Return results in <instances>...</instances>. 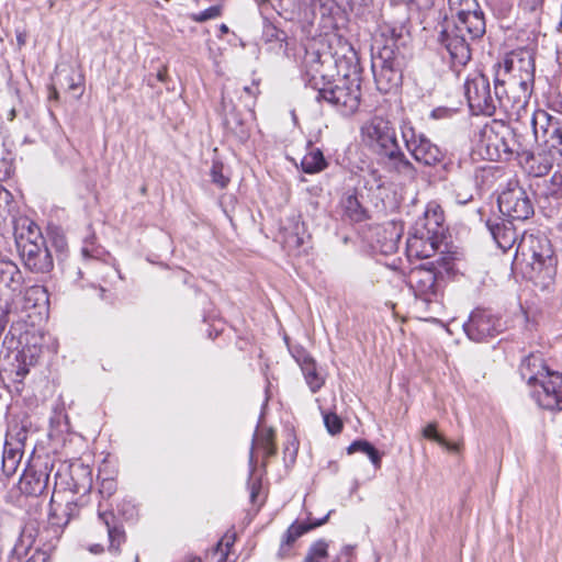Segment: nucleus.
Here are the masks:
<instances>
[{
    "label": "nucleus",
    "instance_id": "59",
    "mask_svg": "<svg viewBox=\"0 0 562 562\" xmlns=\"http://www.w3.org/2000/svg\"><path fill=\"white\" fill-rule=\"evenodd\" d=\"M113 485H114L113 481H106L102 484V490L100 492L103 493L104 488L109 490V492H110L111 488L113 487Z\"/></svg>",
    "mask_w": 562,
    "mask_h": 562
},
{
    "label": "nucleus",
    "instance_id": "62",
    "mask_svg": "<svg viewBox=\"0 0 562 562\" xmlns=\"http://www.w3.org/2000/svg\"><path fill=\"white\" fill-rule=\"evenodd\" d=\"M50 519L54 520L57 517L56 509L53 506V503L50 504V513H49Z\"/></svg>",
    "mask_w": 562,
    "mask_h": 562
},
{
    "label": "nucleus",
    "instance_id": "63",
    "mask_svg": "<svg viewBox=\"0 0 562 562\" xmlns=\"http://www.w3.org/2000/svg\"><path fill=\"white\" fill-rule=\"evenodd\" d=\"M228 31H229V30H228V26H227L226 24H221V25H220V32H221L222 34H227V33H228Z\"/></svg>",
    "mask_w": 562,
    "mask_h": 562
},
{
    "label": "nucleus",
    "instance_id": "22",
    "mask_svg": "<svg viewBox=\"0 0 562 562\" xmlns=\"http://www.w3.org/2000/svg\"><path fill=\"white\" fill-rule=\"evenodd\" d=\"M25 438V431H20L16 435L15 442H13L11 435L7 436L2 454V471L7 476L13 475L21 462L23 440Z\"/></svg>",
    "mask_w": 562,
    "mask_h": 562
},
{
    "label": "nucleus",
    "instance_id": "40",
    "mask_svg": "<svg viewBox=\"0 0 562 562\" xmlns=\"http://www.w3.org/2000/svg\"><path fill=\"white\" fill-rule=\"evenodd\" d=\"M64 71L58 72V80L65 81L67 85V89L70 91H76L80 88L82 83L81 75L75 74V71H68L67 74H63ZM63 85V82H60Z\"/></svg>",
    "mask_w": 562,
    "mask_h": 562
},
{
    "label": "nucleus",
    "instance_id": "36",
    "mask_svg": "<svg viewBox=\"0 0 562 562\" xmlns=\"http://www.w3.org/2000/svg\"><path fill=\"white\" fill-rule=\"evenodd\" d=\"M328 544L324 540H319L311 546L303 562H324L328 555Z\"/></svg>",
    "mask_w": 562,
    "mask_h": 562
},
{
    "label": "nucleus",
    "instance_id": "11",
    "mask_svg": "<svg viewBox=\"0 0 562 562\" xmlns=\"http://www.w3.org/2000/svg\"><path fill=\"white\" fill-rule=\"evenodd\" d=\"M499 212L512 220L525 221L533 215V204L518 183H509L498 195Z\"/></svg>",
    "mask_w": 562,
    "mask_h": 562
},
{
    "label": "nucleus",
    "instance_id": "44",
    "mask_svg": "<svg viewBox=\"0 0 562 562\" xmlns=\"http://www.w3.org/2000/svg\"><path fill=\"white\" fill-rule=\"evenodd\" d=\"M423 435L425 438L427 439H431V440H435L437 441L439 445H446V439L443 437H441L438 432H437V427H436V424H428L424 430H423Z\"/></svg>",
    "mask_w": 562,
    "mask_h": 562
},
{
    "label": "nucleus",
    "instance_id": "28",
    "mask_svg": "<svg viewBox=\"0 0 562 562\" xmlns=\"http://www.w3.org/2000/svg\"><path fill=\"white\" fill-rule=\"evenodd\" d=\"M23 281L22 273L12 261H0V286L16 291Z\"/></svg>",
    "mask_w": 562,
    "mask_h": 562
},
{
    "label": "nucleus",
    "instance_id": "35",
    "mask_svg": "<svg viewBox=\"0 0 562 562\" xmlns=\"http://www.w3.org/2000/svg\"><path fill=\"white\" fill-rule=\"evenodd\" d=\"M541 194L555 200L562 199V173L554 172L549 181H546Z\"/></svg>",
    "mask_w": 562,
    "mask_h": 562
},
{
    "label": "nucleus",
    "instance_id": "47",
    "mask_svg": "<svg viewBox=\"0 0 562 562\" xmlns=\"http://www.w3.org/2000/svg\"><path fill=\"white\" fill-rule=\"evenodd\" d=\"M22 338L23 337H21L20 340L15 341L13 335H11V331H9L4 336V339L2 341V346L7 347L9 350L10 349H16L22 344Z\"/></svg>",
    "mask_w": 562,
    "mask_h": 562
},
{
    "label": "nucleus",
    "instance_id": "60",
    "mask_svg": "<svg viewBox=\"0 0 562 562\" xmlns=\"http://www.w3.org/2000/svg\"><path fill=\"white\" fill-rule=\"evenodd\" d=\"M446 448H448L449 450H452V451H458L459 450V446L457 443H449L447 440H446V445H443Z\"/></svg>",
    "mask_w": 562,
    "mask_h": 562
},
{
    "label": "nucleus",
    "instance_id": "58",
    "mask_svg": "<svg viewBox=\"0 0 562 562\" xmlns=\"http://www.w3.org/2000/svg\"><path fill=\"white\" fill-rule=\"evenodd\" d=\"M181 562H203L199 557L195 555H186Z\"/></svg>",
    "mask_w": 562,
    "mask_h": 562
},
{
    "label": "nucleus",
    "instance_id": "26",
    "mask_svg": "<svg viewBox=\"0 0 562 562\" xmlns=\"http://www.w3.org/2000/svg\"><path fill=\"white\" fill-rule=\"evenodd\" d=\"M442 239L435 238V236L418 234L414 231L413 235L407 240V250L411 256L416 258L426 259L432 257L438 250Z\"/></svg>",
    "mask_w": 562,
    "mask_h": 562
},
{
    "label": "nucleus",
    "instance_id": "7",
    "mask_svg": "<svg viewBox=\"0 0 562 562\" xmlns=\"http://www.w3.org/2000/svg\"><path fill=\"white\" fill-rule=\"evenodd\" d=\"M481 142L490 160H510L514 156L518 157L522 147L513 130L498 123L485 126Z\"/></svg>",
    "mask_w": 562,
    "mask_h": 562
},
{
    "label": "nucleus",
    "instance_id": "30",
    "mask_svg": "<svg viewBox=\"0 0 562 562\" xmlns=\"http://www.w3.org/2000/svg\"><path fill=\"white\" fill-rule=\"evenodd\" d=\"M344 215L351 222H361L366 218V210L360 204L355 193H347L341 199Z\"/></svg>",
    "mask_w": 562,
    "mask_h": 562
},
{
    "label": "nucleus",
    "instance_id": "32",
    "mask_svg": "<svg viewBox=\"0 0 562 562\" xmlns=\"http://www.w3.org/2000/svg\"><path fill=\"white\" fill-rule=\"evenodd\" d=\"M356 452H361L368 456L371 463L374 465L375 469H380L382 464V453H380L373 445H371L369 441L359 439L355 440L348 448L347 453L352 454Z\"/></svg>",
    "mask_w": 562,
    "mask_h": 562
},
{
    "label": "nucleus",
    "instance_id": "55",
    "mask_svg": "<svg viewBox=\"0 0 562 562\" xmlns=\"http://www.w3.org/2000/svg\"><path fill=\"white\" fill-rule=\"evenodd\" d=\"M89 551L93 554H100L104 551V548L102 544H92L90 548H89Z\"/></svg>",
    "mask_w": 562,
    "mask_h": 562
},
{
    "label": "nucleus",
    "instance_id": "57",
    "mask_svg": "<svg viewBox=\"0 0 562 562\" xmlns=\"http://www.w3.org/2000/svg\"><path fill=\"white\" fill-rule=\"evenodd\" d=\"M472 199V194L470 195H461V194H457V201L461 204H465L467 202H469L470 200Z\"/></svg>",
    "mask_w": 562,
    "mask_h": 562
},
{
    "label": "nucleus",
    "instance_id": "20",
    "mask_svg": "<svg viewBox=\"0 0 562 562\" xmlns=\"http://www.w3.org/2000/svg\"><path fill=\"white\" fill-rule=\"evenodd\" d=\"M486 227L497 247L504 252L515 246L518 235L510 221L499 217L490 218L486 221Z\"/></svg>",
    "mask_w": 562,
    "mask_h": 562
},
{
    "label": "nucleus",
    "instance_id": "18",
    "mask_svg": "<svg viewBox=\"0 0 562 562\" xmlns=\"http://www.w3.org/2000/svg\"><path fill=\"white\" fill-rule=\"evenodd\" d=\"M443 222L445 215L441 206L431 201L426 205L423 216L416 221L414 231L418 234L431 235L435 238L442 239L445 235Z\"/></svg>",
    "mask_w": 562,
    "mask_h": 562
},
{
    "label": "nucleus",
    "instance_id": "5",
    "mask_svg": "<svg viewBox=\"0 0 562 562\" xmlns=\"http://www.w3.org/2000/svg\"><path fill=\"white\" fill-rule=\"evenodd\" d=\"M371 68L379 91L389 93L401 86V64L393 42L372 47Z\"/></svg>",
    "mask_w": 562,
    "mask_h": 562
},
{
    "label": "nucleus",
    "instance_id": "42",
    "mask_svg": "<svg viewBox=\"0 0 562 562\" xmlns=\"http://www.w3.org/2000/svg\"><path fill=\"white\" fill-rule=\"evenodd\" d=\"M211 177L213 183H215L221 189L225 188L229 181V179L223 175V165L217 161L214 162L211 168Z\"/></svg>",
    "mask_w": 562,
    "mask_h": 562
},
{
    "label": "nucleus",
    "instance_id": "54",
    "mask_svg": "<svg viewBox=\"0 0 562 562\" xmlns=\"http://www.w3.org/2000/svg\"><path fill=\"white\" fill-rule=\"evenodd\" d=\"M283 1L284 0H261L262 3H269L273 9H283Z\"/></svg>",
    "mask_w": 562,
    "mask_h": 562
},
{
    "label": "nucleus",
    "instance_id": "15",
    "mask_svg": "<svg viewBox=\"0 0 562 562\" xmlns=\"http://www.w3.org/2000/svg\"><path fill=\"white\" fill-rule=\"evenodd\" d=\"M463 329L471 340L479 342L499 334L503 330V324L491 312L476 308L463 324Z\"/></svg>",
    "mask_w": 562,
    "mask_h": 562
},
{
    "label": "nucleus",
    "instance_id": "33",
    "mask_svg": "<svg viewBox=\"0 0 562 562\" xmlns=\"http://www.w3.org/2000/svg\"><path fill=\"white\" fill-rule=\"evenodd\" d=\"M347 4L350 11L363 21H373L378 16L373 0H347Z\"/></svg>",
    "mask_w": 562,
    "mask_h": 562
},
{
    "label": "nucleus",
    "instance_id": "31",
    "mask_svg": "<svg viewBox=\"0 0 562 562\" xmlns=\"http://www.w3.org/2000/svg\"><path fill=\"white\" fill-rule=\"evenodd\" d=\"M301 167L305 173H316L324 170L327 162L321 149L311 148L302 158Z\"/></svg>",
    "mask_w": 562,
    "mask_h": 562
},
{
    "label": "nucleus",
    "instance_id": "50",
    "mask_svg": "<svg viewBox=\"0 0 562 562\" xmlns=\"http://www.w3.org/2000/svg\"><path fill=\"white\" fill-rule=\"evenodd\" d=\"M76 512H77V504L74 502H67L65 509H64V514L66 516V520L64 522L65 525L68 524L70 517L72 515H75Z\"/></svg>",
    "mask_w": 562,
    "mask_h": 562
},
{
    "label": "nucleus",
    "instance_id": "13",
    "mask_svg": "<svg viewBox=\"0 0 562 562\" xmlns=\"http://www.w3.org/2000/svg\"><path fill=\"white\" fill-rule=\"evenodd\" d=\"M531 396L543 409L562 411V374L552 371L531 387Z\"/></svg>",
    "mask_w": 562,
    "mask_h": 562
},
{
    "label": "nucleus",
    "instance_id": "23",
    "mask_svg": "<svg viewBox=\"0 0 562 562\" xmlns=\"http://www.w3.org/2000/svg\"><path fill=\"white\" fill-rule=\"evenodd\" d=\"M292 355L300 366L310 390L316 393L324 385L325 380L317 371L315 360L303 348H295Z\"/></svg>",
    "mask_w": 562,
    "mask_h": 562
},
{
    "label": "nucleus",
    "instance_id": "37",
    "mask_svg": "<svg viewBox=\"0 0 562 562\" xmlns=\"http://www.w3.org/2000/svg\"><path fill=\"white\" fill-rule=\"evenodd\" d=\"M222 14V5L215 4L200 12L189 14V19L193 22L203 23L209 20L216 19Z\"/></svg>",
    "mask_w": 562,
    "mask_h": 562
},
{
    "label": "nucleus",
    "instance_id": "6",
    "mask_svg": "<svg viewBox=\"0 0 562 562\" xmlns=\"http://www.w3.org/2000/svg\"><path fill=\"white\" fill-rule=\"evenodd\" d=\"M16 245L24 265L33 272L45 273L52 270L53 257L47 248L44 237L32 223L29 225L27 235L21 233L16 237Z\"/></svg>",
    "mask_w": 562,
    "mask_h": 562
},
{
    "label": "nucleus",
    "instance_id": "19",
    "mask_svg": "<svg viewBox=\"0 0 562 562\" xmlns=\"http://www.w3.org/2000/svg\"><path fill=\"white\" fill-rule=\"evenodd\" d=\"M518 158L524 169L533 177L546 176L554 164L553 154L549 150L535 154L521 147Z\"/></svg>",
    "mask_w": 562,
    "mask_h": 562
},
{
    "label": "nucleus",
    "instance_id": "12",
    "mask_svg": "<svg viewBox=\"0 0 562 562\" xmlns=\"http://www.w3.org/2000/svg\"><path fill=\"white\" fill-rule=\"evenodd\" d=\"M53 464L47 458L33 457L25 468L20 482V491L29 496H41L48 488Z\"/></svg>",
    "mask_w": 562,
    "mask_h": 562
},
{
    "label": "nucleus",
    "instance_id": "27",
    "mask_svg": "<svg viewBox=\"0 0 562 562\" xmlns=\"http://www.w3.org/2000/svg\"><path fill=\"white\" fill-rule=\"evenodd\" d=\"M71 490L76 494H86L92 487L91 469L82 463L70 467Z\"/></svg>",
    "mask_w": 562,
    "mask_h": 562
},
{
    "label": "nucleus",
    "instance_id": "24",
    "mask_svg": "<svg viewBox=\"0 0 562 562\" xmlns=\"http://www.w3.org/2000/svg\"><path fill=\"white\" fill-rule=\"evenodd\" d=\"M283 247L289 251L297 250L304 243L305 227L300 216L293 215L281 226Z\"/></svg>",
    "mask_w": 562,
    "mask_h": 562
},
{
    "label": "nucleus",
    "instance_id": "49",
    "mask_svg": "<svg viewBox=\"0 0 562 562\" xmlns=\"http://www.w3.org/2000/svg\"><path fill=\"white\" fill-rule=\"evenodd\" d=\"M261 484L259 481H251L249 482V490H250V502L252 504L256 503L257 496L260 492Z\"/></svg>",
    "mask_w": 562,
    "mask_h": 562
},
{
    "label": "nucleus",
    "instance_id": "64",
    "mask_svg": "<svg viewBox=\"0 0 562 562\" xmlns=\"http://www.w3.org/2000/svg\"><path fill=\"white\" fill-rule=\"evenodd\" d=\"M50 98H54V99H57L58 98V92L57 90L54 88L52 93H50Z\"/></svg>",
    "mask_w": 562,
    "mask_h": 562
},
{
    "label": "nucleus",
    "instance_id": "4",
    "mask_svg": "<svg viewBox=\"0 0 562 562\" xmlns=\"http://www.w3.org/2000/svg\"><path fill=\"white\" fill-rule=\"evenodd\" d=\"M321 66L318 61H314L305 71V86L316 92L317 101H326L342 115L353 114L360 105L361 81H348V79L331 81L321 71Z\"/></svg>",
    "mask_w": 562,
    "mask_h": 562
},
{
    "label": "nucleus",
    "instance_id": "3",
    "mask_svg": "<svg viewBox=\"0 0 562 562\" xmlns=\"http://www.w3.org/2000/svg\"><path fill=\"white\" fill-rule=\"evenodd\" d=\"M517 252L525 260V277L541 291H551L555 283L558 259L550 239L543 234H524Z\"/></svg>",
    "mask_w": 562,
    "mask_h": 562
},
{
    "label": "nucleus",
    "instance_id": "8",
    "mask_svg": "<svg viewBox=\"0 0 562 562\" xmlns=\"http://www.w3.org/2000/svg\"><path fill=\"white\" fill-rule=\"evenodd\" d=\"M465 97L470 109L476 114L494 115L498 110L496 90L491 91L490 79L482 72H474L468 77L465 83Z\"/></svg>",
    "mask_w": 562,
    "mask_h": 562
},
{
    "label": "nucleus",
    "instance_id": "14",
    "mask_svg": "<svg viewBox=\"0 0 562 562\" xmlns=\"http://www.w3.org/2000/svg\"><path fill=\"white\" fill-rule=\"evenodd\" d=\"M336 42L337 48L331 52V58L337 69L336 79H348V81H361L360 64L355 48L341 37L335 36L330 42Z\"/></svg>",
    "mask_w": 562,
    "mask_h": 562
},
{
    "label": "nucleus",
    "instance_id": "9",
    "mask_svg": "<svg viewBox=\"0 0 562 562\" xmlns=\"http://www.w3.org/2000/svg\"><path fill=\"white\" fill-rule=\"evenodd\" d=\"M401 131L407 150L417 162L435 166L442 160L443 154L440 148L425 135L417 134L411 124L404 123Z\"/></svg>",
    "mask_w": 562,
    "mask_h": 562
},
{
    "label": "nucleus",
    "instance_id": "10",
    "mask_svg": "<svg viewBox=\"0 0 562 562\" xmlns=\"http://www.w3.org/2000/svg\"><path fill=\"white\" fill-rule=\"evenodd\" d=\"M363 140L378 155L385 154L397 145L394 127L382 116H373L361 128Z\"/></svg>",
    "mask_w": 562,
    "mask_h": 562
},
{
    "label": "nucleus",
    "instance_id": "41",
    "mask_svg": "<svg viewBox=\"0 0 562 562\" xmlns=\"http://www.w3.org/2000/svg\"><path fill=\"white\" fill-rule=\"evenodd\" d=\"M324 424L329 434H339L342 429V422L338 415L334 413L324 414Z\"/></svg>",
    "mask_w": 562,
    "mask_h": 562
},
{
    "label": "nucleus",
    "instance_id": "25",
    "mask_svg": "<svg viewBox=\"0 0 562 562\" xmlns=\"http://www.w3.org/2000/svg\"><path fill=\"white\" fill-rule=\"evenodd\" d=\"M329 514L330 512L325 516L323 517L322 519H317V520H314V521H302V522H299V521H295L293 522L289 528L288 530L285 531L284 536H283V539H282V542H281V546H280V549H279V552H278V555L280 558H285L289 555L290 553V548L291 546L295 542V540L297 538H300L301 536H303L305 532L316 528V527H319L322 525H324L328 517H329Z\"/></svg>",
    "mask_w": 562,
    "mask_h": 562
},
{
    "label": "nucleus",
    "instance_id": "43",
    "mask_svg": "<svg viewBox=\"0 0 562 562\" xmlns=\"http://www.w3.org/2000/svg\"><path fill=\"white\" fill-rule=\"evenodd\" d=\"M258 443L265 450L266 457H271L276 453L272 430H269L267 434L261 435V437L258 440Z\"/></svg>",
    "mask_w": 562,
    "mask_h": 562
},
{
    "label": "nucleus",
    "instance_id": "45",
    "mask_svg": "<svg viewBox=\"0 0 562 562\" xmlns=\"http://www.w3.org/2000/svg\"><path fill=\"white\" fill-rule=\"evenodd\" d=\"M99 519L102 521V524L105 526L106 531H109L111 528L116 527L115 524V516L111 512H99L98 514Z\"/></svg>",
    "mask_w": 562,
    "mask_h": 562
},
{
    "label": "nucleus",
    "instance_id": "53",
    "mask_svg": "<svg viewBox=\"0 0 562 562\" xmlns=\"http://www.w3.org/2000/svg\"><path fill=\"white\" fill-rule=\"evenodd\" d=\"M400 238L398 234H395V238H392L390 243L385 245V252L394 251L396 249V240Z\"/></svg>",
    "mask_w": 562,
    "mask_h": 562
},
{
    "label": "nucleus",
    "instance_id": "48",
    "mask_svg": "<svg viewBox=\"0 0 562 562\" xmlns=\"http://www.w3.org/2000/svg\"><path fill=\"white\" fill-rule=\"evenodd\" d=\"M334 562H352L351 548H344L341 552L337 555V558L334 560Z\"/></svg>",
    "mask_w": 562,
    "mask_h": 562
},
{
    "label": "nucleus",
    "instance_id": "16",
    "mask_svg": "<svg viewBox=\"0 0 562 562\" xmlns=\"http://www.w3.org/2000/svg\"><path fill=\"white\" fill-rule=\"evenodd\" d=\"M408 283L414 294L427 306L438 303L440 296V288L437 282L436 272L426 267H418L411 271Z\"/></svg>",
    "mask_w": 562,
    "mask_h": 562
},
{
    "label": "nucleus",
    "instance_id": "56",
    "mask_svg": "<svg viewBox=\"0 0 562 562\" xmlns=\"http://www.w3.org/2000/svg\"><path fill=\"white\" fill-rule=\"evenodd\" d=\"M157 79L159 81H161V82L166 81V79H167V69L165 67L158 71Z\"/></svg>",
    "mask_w": 562,
    "mask_h": 562
},
{
    "label": "nucleus",
    "instance_id": "61",
    "mask_svg": "<svg viewBox=\"0 0 562 562\" xmlns=\"http://www.w3.org/2000/svg\"><path fill=\"white\" fill-rule=\"evenodd\" d=\"M234 539H235V536H232V537H229V538H228V537H225V540H226L225 546H226V547H229V546L233 543ZM223 542H224V539L218 543V546H222V544H223Z\"/></svg>",
    "mask_w": 562,
    "mask_h": 562
},
{
    "label": "nucleus",
    "instance_id": "17",
    "mask_svg": "<svg viewBox=\"0 0 562 562\" xmlns=\"http://www.w3.org/2000/svg\"><path fill=\"white\" fill-rule=\"evenodd\" d=\"M379 158L387 172L396 175L406 181H414L416 179L417 170L401 150L398 144L379 156Z\"/></svg>",
    "mask_w": 562,
    "mask_h": 562
},
{
    "label": "nucleus",
    "instance_id": "52",
    "mask_svg": "<svg viewBox=\"0 0 562 562\" xmlns=\"http://www.w3.org/2000/svg\"><path fill=\"white\" fill-rule=\"evenodd\" d=\"M243 91H244V93H245L247 97H249V98H251V99H254V100L256 99L257 94L259 93V89H258V87H257V86H255V85H252V86H245V87L243 88Z\"/></svg>",
    "mask_w": 562,
    "mask_h": 562
},
{
    "label": "nucleus",
    "instance_id": "39",
    "mask_svg": "<svg viewBox=\"0 0 562 562\" xmlns=\"http://www.w3.org/2000/svg\"><path fill=\"white\" fill-rule=\"evenodd\" d=\"M108 536L110 541L109 550L117 552L120 550V546L125 541L124 530L116 526L108 531Z\"/></svg>",
    "mask_w": 562,
    "mask_h": 562
},
{
    "label": "nucleus",
    "instance_id": "34",
    "mask_svg": "<svg viewBox=\"0 0 562 562\" xmlns=\"http://www.w3.org/2000/svg\"><path fill=\"white\" fill-rule=\"evenodd\" d=\"M558 119L551 116L543 110L536 111L531 117V125L536 139H544V135L549 132V126L555 124Z\"/></svg>",
    "mask_w": 562,
    "mask_h": 562
},
{
    "label": "nucleus",
    "instance_id": "1",
    "mask_svg": "<svg viewBox=\"0 0 562 562\" xmlns=\"http://www.w3.org/2000/svg\"><path fill=\"white\" fill-rule=\"evenodd\" d=\"M451 16L438 24V43L447 50L453 67L471 59L470 42L485 33L484 13L476 0H448Z\"/></svg>",
    "mask_w": 562,
    "mask_h": 562
},
{
    "label": "nucleus",
    "instance_id": "38",
    "mask_svg": "<svg viewBox=\"0 0 562 562\" xmlns=\"http://www.w3.org/2000/svg\"><path fill=\"white\" fill-rule=\"evenodd\" d=\"M543 142L550 144L553 148H559L562 144V124L559 120L555 124L549 126V132L544 135Z\"/></svg>",
    "mask_w": 562,
    "mask_h": 562
},
{
    "label": "nucleus",
    "instance_id": "51",
    "mask_svg": "<svg viewBox=\"0 0 562 562\" xmlns=\"http://www.w3.org/2000/svg\"><path fill=\"white\" fill-rule=\"evenodd\" d=\"M35 296H45V290L42 286H33L26 291V297L31 300V297Z\"/></svg>",
    "mask_w": 562,
    "mask_h": 562
},
{
    "label": "nucleus",
    "instance_id": "2",
    "mask_svg": "<svg viewBox=\"0 0 562 562\" xmlns=\"http://www.w3.org/2000/svg\"><path fill=\"white\" fill-rule=\"evenodd\" d=\"M498 110L519 117L533 89L535 61L528 52H512L492 67Z\"/></svg>",
    "mask_w": 562,
    "mask_h": 562
},
{
    "label": "nucleus",
    "instance_id": "29",
    "mask_svg": "<svg viewBox=\"0 0 562 562\" xmlns=\"http://www.w3.org/2000/svg\"><path fill=\"white\" fill-rule=\"evenodd\" d=\"M41 349L34 346H24L21 351L16 355V370L15 375L21 380L29 373V368L37 362Z\"/></svg>",
    "mask_w": 562,
    "mask_h": 562
},
{
    "label": "nucleus",
    "instance_id": "21",
    "mask_svg": "<svg viewBox=\"0 0 562 562\" xmlns=\"http://www.w3.org/2000/svg\"><path fill=\"white\" fill-rule=\"evenodd\" d=\"M551 372L540 352L529 353L521 360L519 366V373L530 387H533Z\"/></svg>",
    "mask_w": 562,
    "mask_h": 562
},
{
    "label": "nucleus",
    "instance_id": "46",
    "mask_svg": "<svg viewBox=\"0 0 562 562\" xmlns=\"http://www.w3.org/2000/svg\"><path fill=\"white\" fill-rule=\"evenodd\" d=\"M25 562H52V560L47 551L36 550Z\"/></svg>",
    "mask_w": 562,
    "mask_h": 562
}]
</instances>
